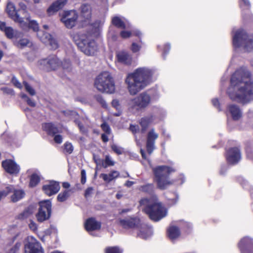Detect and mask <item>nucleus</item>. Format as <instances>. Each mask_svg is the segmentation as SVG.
Returning <instances> with one entry per match:
<instances>
[{"label":"nucleus","instance_id":"64","mask_svg":"<svg viewBox=\"0 0 253 253\" xmlns=\"http://www.w3.org/2000/svg\"><path fill=\"white\" fill-rule=\"evenodd\" d=\"M7 28L5 22L0 21V30L1 31L4 32Z\"/></svg>","mask_w":253,"mask_h":253},{"label":"nucleus","instance_id":"46","mask_svg":"<svg viewBox=\"0 0 253 253\" xmlns=\"http://www.w3.org/2000/svg\"><path fill=\"white\" fill-rule=\"evenodd\" d=\"M112 150L118 155H121L123 153V149L116 144L111 146Z\"/></svg>","mask_w":253,"mask_h":253},{"label":"nucleus","instance_id":"62","mask_svg":"<svg viewBox=\"0 0 253 253\" xmlns=\"http://www.w3.org/2000/svg\"><path fill=\"white\" fill-rule=\"evenodd\" d=\"M138 236L144 239H146L148 237L147 234L142 231H139V232L138 233Z\"/></svg>","mask_w":253,"mask_h":253},{"label":"nucleus","instance_id":"2","mask_svg":"<svg viewBox=\"0 0 253 253\" xmlns=\"http://www.w3.org/2000/svg\"><path fill=\"white\" fill-rule=\"evenodd\" d=\"M153 74V71L146 67L138 68L128 74L126 83L130 94L135 95L147 86L151 81Z\"/></svg>","mask_w":253,"mask_h":253},{"label":"nucleus","instance_id":"1","mask_svg":"<svg viewBox=\"0 0 253 253\" xmlns=\"http://www.w3.org/2000/svg\"><path fill=\"white\" fill-rule=\"evenodd\" d=\"M250 77V72L243 68L237 70L232 75L231 86L227 91L232 100L245 104L253 99V82Z\"/></svg>","mask_w":253,"mask_h":253},{"label":"nucleus","instance_id":"30","mask_svg":"<svg viewBox=\"0 0 253 253\" xmlns=\"http://www.w3.org/2000/svg\"><path fill=\"white\" fill-rule=\"evenodd\" d=\"M27 19L29 21L28 25L27 24L25 23L26 24H20L21 26L24 29L25 27L26 28L28 27L29 28L32 29L34 31H37L39 30V25L36 21L35 20H30L29 17L27 18ZM24 23L25 22H23Z\"/></svg>","mask_w":253,"mask_h":253},{"label":"nucleus","instance_id":"33","mask_svg":"<svg viewBox=\"0 0 253 253\" xmlns=\"http://www.w3.org/2000/svg\"><path fill=\"white\" fill-rule=\"evenodd\" d=\"M112 24L118 28L126 29V28L125 22L119 17H114L112 20Z\"/></svg>","mask_w":253,"mask_h":253},{"label":"nucleus","instance_id":"27","mask_svg":"<svg viewBox=\"0 0 253 253\" xmlns=\"http://www.w3.org/2000/svg\"><path fill=\"white\" fill-rule=\"evenodd\" d=\"M154 120L153 115H149L141 119L140 124L142 127L141 131L144 132L146 131L149 125Z\"/></svg>","mask_w":253,"mask_h":253},{"label":"nucleus","instance_id":"9","mask_svg":"<svg viewBox=\"0 0 253 253\" xmlns=\"http://www.w3.org/2000/svg\"><path fill=\"white\" fill-rule=\"evenodd\" d=\"M40 208L36 218L38 221L42 222L49 218L51 213V203L50 200L39 202Z\"/></svg>","mask_w":253,"mask_h":253},{"label":"nucleus","instance_id":"41","mask_svg":"<svg viewBox=\"0 0 253 253\" xmlns=\"http://www.w3.org/2000/svg\"><path fill=\"white\" fill-rule=\"evenodd\" d=\"M61 65L62 66L63 69L66 71L70 72L71 71V64L69 60L65 59L62 62H61Z\"/></svg>","mask_w":253,"mask_h":253},{"label":"nucleus","instance_id":"7","mask_svg":"<svg viewBox=\"0 0 253 253\" xmlns=\"http://www.w3.org/2000/svg\"><path fill=\"white\" fill-rule=\"evenodd\" d=\"M73 40L80 50L85 54L91 55L94 53L97 49L95 42L88 39L85 35L76 34L74 36Z\"/></svg>","mask_w":253,"mask_h":253},{"label":"nucleus","instance_id":"45","mask_svg":"<svg viewBox=\"0 0 253 253\" xmlns=\"http://www.w3.org/2000/svg\"><path fill=\"white\" fill-rule=\"evenodd\" d=\"M64 150L68 154H71L73 151V146L71 143L66 142L64 144Z\"/></svg>","mask_w":253,"mask_h":253},{"label":"nucleus","instance_id":"55","mask_svg":"<svg viewBox=\"0 0 253 253\" xmlns=\"http://www.w3.org/2000/svg\"><path fill=\"white\" fill-rule=\"evenodd\" d=\"M63 138L60 134H55L54 137V141L58 144H60L62 142Z\"/></svg>","mask_w":253,"mask_h":253},{"label":"nucleus","instance_id":"6","mask_svg":"<svg viewBox=\"0 0 253 253\" xmlns=\"http://www.w3.org/2000/svg\"><path fill=\"white\" fill-rule=\"evenodd\" d=\"M233 45L235 47H242L245 50L253 51V35H248L243 30H239L233 37Z\"/></svg>","mask_w":253,"mask_h":253},{"label":"nucleus","instance_id":"48","mask_svg":"<svg viewBox=\"0 0 253 253\" xmlns=\"http://www.w3.org/2000/svg\"><path fill=\"white\" fill-rule=\"evenodd\" d=\"M75 122L78 125L80 131L83 133H86L87 132V129L83 126V125L79 120H75Z\"/></svg>","mask_w":253,"mask_h":253},{"label":"nucleus","instance_id":"40","mask_svg":"<svg viewBox=\"0 0 253 253\" xmlns=\"http://www.w3.org/2000/svg\"><path fill=\"white\" fill-rule=\"evenodd\" d=\"M4 32L6 36L9 39H12L16 35V31H14L11 27H7Z\"/></svg>","mask_w":253,"mask_h":253},{"label":"nucleus","instance_id":"25","mask_svg":"<svg viewBox=\"0 0 253 253\" xmlns=\"http://www.w3.org/2000/svg\"><path fill=\"white\" fill-rule=\"evenodd\" d=\"M13 190L11 193L13 194L11 196V200L12 202L15 203L22 199L25 195L24 191L21 189H16L14 187L12 186Z\"/></svg>","mask_w":253,"mask_h":253},{"label":"nucleus","instance_id":"35","mask_svg":"<svg viewBox=\"0 0 253 253\" xmlns=\"http://www.w3.org/2000/svg\"><path fill=\"white\" fill-rule=\"evenodd\" d=\"M33 212L32 207H28L25 209L22 213L18 215V218L20 219H24L28 218Z\"/></svg>","mask_w":253,"mask_h":253},{"label":"nucleus","instance_id":"16","mask_svg":"<svg viewBox=\"0 0 253 253\" xmlns=\"http://www.w3.org/2000/svg\"><path fill=\"white\" fill-rule=\"evenodd\" d=\"M240 159L241 153L238 148H232L227 152L226 159L227 162L230 164H237L240 161Z\"/></svg>","mask_w":253,"mask_h":253},{"label":"nucleus","instance_id":"34","mask_svg":"<svg viewBox=\"0 0 253 253\" xmlns=\"http://www.w3.org/2000/svg\"><path fill=\"white\" fill-rule=\"evenodd\" d=\"M71 190H65L59 193L57 196V200L59 202H63L65 201L70 196Z\"/></svg>","mask_w":253,"mask_h":253},{"label":"nucleus","instance_id":"61","mask_svg":"<svg viewBox=\"0 0 253 253\" xmlns=\"http://www.w3.org/2000/svg\"><path fill=\"white\" fill-rule=\"evenodd\" d=\"M93 188L92 187L87 188L84 193V196L85 197H88L92 192Z\"/></svg>","mask_w":253,"mask_h":253},{"label":"nucleus","instance_id":"47","mask_svg":"<svg viewBox=\"0 0 253 253\" xmlns=\"http://www.w3.org/2000/svg\"><path fill=\"white\" fill-rule=\"evenodd\" d=\"M101 127L102 129L107 134H110L111 132V130L110 127L108 125L107 123L106 122L103 123L101 125Z\"/></svg>","mask_w":253,"mask_h":253},{"label":"nucleus","instance_id":"58","mask_svg":"<svg viewBox=\"0 0 253 253\" xmlns=\"http://www.w3.org/2000/svg\"><path fill=\"white\" fill-rule=\"evenodd\" d=\"M140 47L135 43L132 44L131 50L133 52H136L139 50Z\"/></svg>","mask_w":253,"mask_h":253},{"label":"nucleus","instance_id":"63","mask_svg":"<svg viewBox=\"0 0 253 253\" xmlns=\"http://www.w3.org/2000/svg\"><path fill=\"white\" fill-rule=\"evenodd\" d=\"M26 102H27L28 105L31 107H34L36 106V104L35 102L29 98H27Z\"/></svg>","mask_w":253,"mask_h":253},{"label":"nucleus","instance_id":"10","mask_svg":"<svg viewBox=\"0 0 253 253\" xmlns=\"http://www.w3.org/2000/svg\"><path fill=\"white\" fill-rule=\"evenodd\" d=\"M24 248L25 253H43L40 243L32 237L28 238Z\"/></svg>","mask_w":253,"mask_h":253},{"label":"nucleus","instance_id":"21","mask_svg":"<svg viewBox=\"0 0 253 253\" xmlns=\"http://www.w3.org/2000/svg\"><path fill=\"white\" fill-rule=\"evenodd\" d=\"M84 227L87 231L99 230L101 227V223L97 221L94 218L91 217L86 220Z\"/></svg>","mask_w":253,"mask_h":253},{"label":"nucleus","instance_id":"49","mask_svg":"<svg viewBox=\"0 0 253 253\" xmlns=\"http://www.w3.org/2000/svg\"><path fill=\"white\" fill-rule=\"evenodd\" d=\"M30 42L27 39H22L19 41L18 46L21 47H24L28 45Z\"/></svg>","mask_w":253,"mask_h":253},{"label":"nucleus","instance_id":"59","mask_svg":"<svg viewBox=\"0 0 253 253\" xmlns=\"http://www.w3.org/2000/svg\"><path fill=\"white\" fill-rule=\"evenodd\" d=\"M170 48V45L169 44H167L165 45L164 49V57L169 52Z\"/></svg>","mask_w":253,"mask_h":253},{"label":"nucleus","instance_id":"26","mask_svg":"<svg viewBox=\"0 0 253 253\" xmlns=\"http://www.w3.org/2000/svg\"><path fill=\"white\" fill-rule=\"evenodd\" d=\"M120 173L119 171L113 170L109 174L101 173L100 175V177L102 178L105 182L109 183L118 177Z\"/></svg>","mask_w":253,"mask_h":253},{"label":"nucleus","instance_id":"22","mask_svg":"<svg viewBox=\"0 0 253 253\" xmlns=\"http://www.w3.org/2000/svg\"><path fill=\"white\" fill-rule=\"evenodd\" d=\"M227 108L234 120L237 121L242 117V112L238 105L231 104L228 106Z\"/></svg>","mask_w":253,"mask_h":253},{"label":"nucleus","instance_id":"51","mask_svg":"<svg viewBox=\"0 0 253 253\" xmlns=\"http://www.w3.org/2000/svg\"><path fill=\"white\" fill-rule=\"evenodd\" d=\"M1 90H2L4 93H5L6 94H14V90L12 89L6 87H3L0 88Z\"/></svg>","mask_w":253,"mask_h":253},{"label":"nucleus","instance_id":"20","mask_svg":"<svg viewBox=\"0 0 253 253\" xmlns=\"http://www.w3.org/2000/svg\"><path fill=\"white\" fill-rule=\"evenodd\" d=\"M6 11L9 17L14 21L19 23L20 24H26L23 23V18L20 17L15 10L14 4L9 2L7 5Z\"/></svg>","mask_w":253,"mask_h":253},{"label":"nucleus","instance_id":"50","mask_svg":"<svg viewBox=\"0 0 253 253\" xmlns=\"http://www.w3.org/2000/svg\"><path fill=\"white\" fill-rule=\"evenodd\" d=\"M11 83L13 84V85L18 88H21L22 87V86L21 84V83L18 81V80L16 79V78L14 76H13L11 79Z\"/></svg>","mask_w":253,"mask_h":253},{"label":"nucleus","instance_id":"39","mask_svg":"<svg viewBox=\"0 0 253 253\" xmlns=\"http://www.w3.org/2000/svg\"><path fill=\"white\" fill-rule=\"evenodd\" d=\"M105 253H122L123 250L118 247H109L105 249Z\"/></svg>","mask_w":253,"mask_h":253},{"label":"nucleus","instance_id":"43","mask_svg":"<svg viewBox=\"0 0 253 253\" xmlns=\"http://www.w3.org/2000/svg\"><path fill=\"white\" fill-rule=\"evenodd\" d=\"M23 84L25 86L26 91L31 95H34L36 94L35 89L31 87L27 82H24Z\"/></svg>","mask_w":253,"mask_h":253},{"label":"nucleus","instance_id":"5","mask_svg":"<svg viewBox=\"0 0 253 253\" xmlns=\"http://www.w3.org/2000/svg\"><path fill=\"white\" fill-rule=\"evenodd\" d=\"M94 87L99 92L113 93L115 90V82L111 74L105 71L99 74L95 79Z\"/></svg>","mask_w":253,"mask_h":253},{"label":"nucleus","instance_id":"23","mask_svg":"<svg viewBox=\"0 0 253 253\" xmlns=\"http://www.w3.org/2000/svg\"><path fill=\"white\" fill-rule=\"evenodd\" d=\"M117 60L119 62L126 65H130L132 61L130 55L126 51H120L117 53Z\"/></svg>","mask_w":253,"mask_h":253},{"label":"nucleus","instance_id":"29","mask_svg":"<svg viewBox=\"0 0 253 253\" xmlns=\"http://www.w3.org/2000/svg\"><path fill=\"white\" fill-rule=\"evenodd\" d=\"M155 187L152 183H148L147 184L141 186L139 190L142 192L147 193L149 194H153Z\"/></svg>","mask_w":253,"mask_h":253},{"label":"nucleus","instance_id":"4","mask_svg":"<svg viewBox=\"0 0 253 253\" xmlns=\"http://www.w3.org/2000/svg\"><path fill=\"white\" fill-rule=\"evenodd\" d=\"M175 171L172 168L167 166H160L154 168L153 172L157 187L161 190H165L172 185L173 181L170 180L169 175Z\"/></svg>","mask_w":253,"mask_h":253},{"label":"nucleus","instance_id":"12","mask_svg":"<svg viewBox=\"0 0 253 253\" xmlns=\"http://www.w3.org/2000/svg\"><path fill=\"white\" fill-rule=\"evenodd\" d=\"M133 104L139 109L145 108L147 107L151 102V97L146 92L139 94L132 100Z\"/></svg>","mask_w":253,"mask_h":253},{"label":"nucleus","instance_id":"8","mask_svg":"<svg viewBox=\"0 0 253 253\" xmlns=\"http://www.w3.org/2000/svg\"><path fill=\"white\" fill-rule=\"evenodd\" d=\"M39 68L47 72L57 70L61 65L60 60L55 55L49 56L38 62Z\"/></svg>","mask_w":253,"mask_h":253},{"label":"nucleus","instance_id":"42","mask_svg":"<svg viewBox=\"0 0 253 253\" xmlns=\"http://www.w3.org/2000/svg\"><path fill=\"white\" fill-rule=\"evenodd\" d=\"M21 246V244L20 243H16L14 246L7 251V253H17L19 250Z\"/></svg>","mask_w":253,"mask_h":253},{"label":"nucleus","instance_id":"52","mask_svg":"<svg viewBox=\"0 0 253 253\" xmlns=\"http://www.w3.org/2000/svg\"><path fill=\"white\" fill-rule=\"evenodd\" d=\"M239 4L241 7L243 6L249 7L250 6V2L249 0H240Z\"/></svg>","mask_w":253,"mask_h":253},{"label":"nucleus","instance_id":"44","mask_svg":"<svg viewBox=\"0 0 253 253\" xmlns=\"http://www.w3.org/2000/svg\"><path fill=\"white\" fill-rule=\"evenodd\" d=\"M95 100L99 103L101 106L104 108L107 107V104L106 101L103 98L102 96L101 95H96L94 96Z\"/></svg>","mask_w":253,"mask_h":253},{"label":"nucleus","instance_id":"57","mask_svg":"<svg viewBox=\"0 0 253 253\" xmlns=\"http://www.w3.org/2000/svg\"><path fill=\"white\" fill-rule=\"evenodd\" d=\"M112 105L113 107L116 108L117 110L119 109L120 104L118 100L115 99L113 100L112 102Z\"/></svg>","mask_w":253,"mask_h":253},{"label":"nucleus","instance_id":"14","mask_svg":"<svg viewBox=\"0 0 253 253\" xmlns=\"http://www.w3.org/2000/svg\"><path fill=\"white\" fill-rule=\"evenodd\" d=\"M120 225L124 228H137L140 224L139 218L136 217H126L124 219H119Z\"/></svg>","mask_w":253,"mask_h":253},{"label":"nucleus","instance_id":"24","mask_svg":"<svg viewBox=\"0 0 253 253\" xmlns=\"http://www.w3.org/2000/svg\"><path fill=\"white\" fill-rule=\"evenodd\" d=\"M42 129L48 135L54 136L59 132L58 128L52 123H44L42 125Z\"/></svg>","mask_w":253,"mask_h":253},{"label":"nucleus","instance_id":"15","mask_svg":"<svg viewBox=\"0 0 253 253\" xmlns=\"http://www.w3.org/2000/svg\"><path fill=\"white\" fill-rule=\"evenodd\" d=\"M1 165L5 171L9 174H16L19 172V166L12 160L7 159L3 161Z\"/></svg>","mask_w":253,"mask_h":253},{"label":"nucleus","instance_id":"60","mask_svg":"<svg viewBox=\"0 0 253 253\" xmlns=\"http://www.w3.org/2000/svg\"><path fill=\"white\" fill-rule=\"evenodd\" d=\"M212 103L215 107L217 108L219 111L220 110V109L219 108V101L217 99L215 98V99H212Z\"/></svg>","mask_w":253,"mask_h":253},{"label":"nucleus","instance_id":"38","mask_svg":"<svg viewBox=\"0 0 253 253\" xmlns=\"http://www.w3.org/2000/svg\"><path fill=\"white\" fill-rule=\"evenodd\" d=\"M115 165V162L111 159L109 155L105 156V160L102 162V166L104 168H107L109 166H113Z\"/></svg>","mask_w":253,"mask_h":253},{"label":"nucleus","instance_id":"11","mask_svg":"<svg viewBox=\"0 0 253 253\" xmlns=\"http://www.w3.org/2000/svg\"><path fill=\"white\" fill-rule=\"evenodd\" d=\"M78 17V14L75 10L66 11L61 17V21L67 28L71 29L75 25Z\"/></svg>","mask_w":253,"mask_h":253},{"label":"nucleus","instance_id":"28","mask_svg":"<svg viewBox=\"0 0 253 253\" xmlns=\"http://www.w3.org/2000/svg\"><path fill=\"white\" fill-rule=\"evenodd\" d=\"M168 236L170 239L174 240L180 235V231L176 226H171L168 229Z\"/></svg>","mask_w":253,"mask_h":253},{"label":"nucleus","instance_id":"18","mask_svg":"<svg viewBox=\"0 0 253 253\" xmlns=\"http://www.w3.org/2000/svg\"><path fill=\"white\" fill-rule=\"evenodd\" d=\"M67 2V0H57L53 2L47 9L46 12L48 16L54 15L62 9Z\"/></svg>","mask_w":253,"mask_h":253},{"label":"nucleus","instance_id":"53","mask_svg":"<svg viewBox=\"0 0 253 253\" xmlns=\"http://www.w3.org/2000/svg\"><path fill=\"white\" fill-rule=\"evenodd\" d=\"M131 32L129 31H122L120 33L121 36L124 39L129 38L131 36Z\"/></svg>","mask_w":253,"mask_h":253},{"label":"nucleus","instance_id":"31","mask_svg":"<svg viewBox=\"0 0 253 253\" xmlns=\"http://www.w3.org/2000/svg\"><path fill=\"white\" fill-rule=\"evenodd\" d=\"M81 12L83 16L87 19L90 17L91 14V7L88 4H84L81 6Z\"/></svg>","mask_w":253,"mask_h":253},{"label":"nucleus","instance_id":"56","mask_svg":"<svg viewBox=\"0 0 253 253\" xmlns=\"http://www.w3.org/2000/svg\"><path fill=\"white\" fill-rule=\"evenodd\" d=\"M29 228L33 231H35L37 229V224L33 221H31L29 224Z\"/></svg>","mask_w":253,"mask_h":253},{"label":"nucleus","instance_id":"54","mask_svg":"<svg viewBox=\"0 0 253 253\" xmlns=\"http://www.w3.org/2000/svg\"><path fill=\"white\" fill-rule=\"evenodd\" d=\"M81 182L83 184H84L86 182V172L84 169H82L81 170Z\"/></svg>","mask_w":253,"mask_h":253},{"label":"nucleus","instance_id":"36","mask_svg":"<svg viewBox=\"0 0 253 253\" xmlns=\"http://www.w3.org/2000/svg\"><path fill=\"white\" fill-rule=\"evenodd\" d=\"M12 190V185H8L4 189L0 190V201L10 193Z\"/></svg>","mask_w":253,"mask_h":253},{"label":"nucleus","instance_id":"17","mask_svg":"<svg viewBox=\"0 0 253 253\" xmlns=\"http://www.w3.org/2000/svg\"><path fill=\"white\" fill-rule=\"evenodd\" d=\"M60 187L58 182L51 181L48 184L42 186V190L44 193L49 196L56 194L60 190Z\"/></svg>","mask_w":253,"mask_h":253},{"label":"nucleus","instance_id":"37","mask_svg":"<svg viewBox=\"0 0 253 253\" xmlns=\"http://www.w3.org/2000/svg\"><path fill=\"white\" fill-rule=\"evenodd\" d=\"M40 181V176L37 174L34 173L31 176L29 185L32 187H35L39 183Z\"/></svg>","mask_w":253,"mask_h":253},{"label":"nucleus","instance_id":"32","mask_svg":"<svg viewBox=\"0 0 253 253\" xmlns=\"http://www.w3.org/2000/svg\"><path fill=\"white\" fill-rule=\"evenodd\" d=\"M44 36L47 39V42L52 49H56L58 47V44L57 41L52 38L50 34L47 33L44 34Z\"/></svg>","mask_w":253,"mask_h":253},{"label":"nucleus","instance_id":"3","mask_svg":"<svg viewBox=\"0 0 253 253\" xmlns=\"http://www.w3.org/2000/svg\"><path fill=\"white\" fill-rule=\"evenodd\" d=\"M139 203L141 206H145L143 210L152 220L158 221L167 215L166 209L158 202L155 195L151 199H142Z\"/></svg>","mask_w":253,"mask_h":253},{"label":"nucleus","instance_id":"19","mask_svg":"<svg viewBox=\"0 0 253 253\" xmlns=\"http://www.w3.org/2000/svg\"><path fill=\"white\" fill-rule=\"evenodd\" d=\"M238 246L242 253H250L253 246V242L251 238L245 237L240 241Z\"/></svg>","mask_w":253,"mask_h":253},{"label":"nucleus","instance_id":"13","mask_svg":"<svg viewBox=\"0 0 253 253\" xmlns=\"http://www.w3.org/2000/svg\"><path fill=\"white\" fill-rule=\"evenodd\" d=\"M158 134L155 131L154 128L151 129L148 133L146 140V150L148 154L150 155L155 148V140L158 137Z\"/></svg>","mask_w":253,"mask_h":253}]
</instances>
